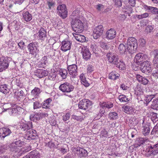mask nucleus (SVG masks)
I'll return each mask as SVG.
<instances>
[{"label": "nucleus", "mask_w": 158, "mask_h": 158, "mask_svg": "<svg viewBox=\"0 0 158 158\" xmlns=\"http://www.w3.org/2000/svg\"><path fill=\"white\" fill-rule=\"evenodd\" d=\"M106 56L108 58L109 61L115 65L116 67L120 70H124L125 69V64L123 61L119 60L118 56L112 55L109 53L107 54Z\"/></svg>", "instance_id": "nucleus-1"}, {"label": "nucleus", "mask_w": 158, "mask_h": 158, "mask_svg": "<svg viewBox=\"0 0 158 158\" xmlns=\"http://www.w3.org/2000/svg\"><path fill=\"white\" fill-rule=\"evenodd\" d=\"M137 40L134 37H130L127 41V49L128 50L135 51L137 48Z\"/></svg>", "instance_id": "nucleus-2"}, {"label": "nucleus", "mask_w": 158, "mask_h": 158, "mask_svg": "<svg viewBox=\"0 0 158 158\" xmlns=\"http://www.w3.org/2000/svg\"><path fill=\"white\" fill-rule=\"evenodd\" d=\"M38 44L36 42H32L27 46V48L29 53L32 55H36L39 53Z\"/></svg>", "instance_id": "nucleus-3"}, {"label": "nucleus", "mask_w": 158, "mask_h": 158, "mask_svg": "<svg viewBox=\"0 0 158 158\" xmlns=\"http://www.w3.org/2000/svg\"><path fill=\"white\" fill-rule=\"evenodd\" d=\"M74 88V87L73 85L68 82L61 84L59 87L60 90L65 93L72 92Z\"/></svg>", "instance_id": "nucleus-4"}, {"label": "nucleus", "mask_w": 158, "mask_h": 158, "mask_svg": "<svg viewBox=\"0 0 158 158\" xmlns=\"http://www.w3.org/2000/svg\"><path fill=\"white\" fill-rule=\"evenodd\" d=\"M57 12L59 15L63 19H65L67 16V9L64 4L58 5L57 8Z\"/></svg>", "instance_id": "nucleus-5"}, {"label": "nucleus", "mask_w": 158, "mask_h": 158, "mask_svg": "<svg viewBox=\"0 0 158 158\" xmlns=\"http://www.w3.org/2000/svg\"><path fill=\"white\" fill-rule=\"evenodd\" d=\"M8 58L2 56L0 59V72H2L7 69L9 64Z\"/></svg>", "instance_id": "nucleus-6"}, {"label": "nucleus", "mask_w": 158, "mask_h": 158, "mask_svg": "<svg viewBox=\"0 0 158 158\" xmlns=\"http://www.w3.org/2000/svg\"><path fill=\"white\" fill-rule=\"evenodd\" d=\"M104 28L102 25H100L96 27L93 30V36L94 39H97L102 35Z\"/></svg>", "instance_id": "nucleus-7"}, {"label": "nucleus", "mask_w": 158, "mask_h": 158, "mask_svg": "<svg viewBox=\"0 0 158 158\" xmlns=\"http://www.w3.org/2000/svg\"><path fill=\"white\" fill-rule=\"evenodd\" d=\"M75 155L78 157L81 158L86 156L87 155V152L86 150L83 148L79 147H76L73 148Z\"/></svg>", "instance_id": "nucleus-8"}, {"label": "nucleus", "mask_w": 158, "mask_h": 158, "mask_svg": "<svg viewBox=\"0 0 158 158\" xmlns=\"http://www.w3.org/2000/svg\"><path fill=\"white\" fill-rule=\"evenodd\" d=\"M92 105V102L88 99H84L80 101L78 103L79 108L86 110Z\"/></svg>", "instance_id": "nucleus-9"}, {"label": "nucleus", "mask_w": 158, "mask_h": 158, "mask_svg": "<svg viewBox=\"0 0 158 158\" xmlns=\"http://www.w3.org/2000/svg\"><path fill=\"white\" fill-rule=\"evenodd\" d=\"M147 58L148 56L147 55L139 52L135 56L134 61L138 65H140L143 63V61L147 59Z\"/></svg>", "instance_id": "nucleus-10"}, {"label": "nucleus", "mask_w": 158, "mask_h": 158, "mask_svg": "<svg viewBox=\"0 0 158 158\" xmlns=\"http://www.w3.org/2000/svg\"><path fill=\"white\" fill-rule=\"evenodd\" d=\"M150 62L149 61L146 60L141 64L142 66L141 68V71L145 74L151 72V68L150 65Z\"/></svg>", "instance_id": "nucleus-11"}, {"label": "nucleus", "mask_w": 158, "mask_h": 158, "mask_svg": "<svg viewBox=\"0 0 158 158\" xmlns=\"http://www.w3.org/2000/svg\"><path fill=\"white\" fill-rule=\"evenodd\" d=\"M68 70L69 74L73 78H74L77 75V67L75 64L68 65Z\"/></svg>", "instance_id": "nucleus-12"}, {"label": "nucleus", "mask_w": 158, "mask_h": 158, "mask_svg": "<svg viewBox=\"0 0 158 158\" xmlns=\"http://www.w3.org/2000/svg\"><path fill=\"white\" fill-rule=\"evenodd\" d=\"M158 146L156 145H150L148 146L146 149V152L149 156L155 155L158 153Z\"/></svg>", "instance_id": "nucleus-13"}, {"label": "nucleus", "mask_w": 158, "mask_h": 158, "mask_svg": "<svg viewBox=\"0 0 158 158\" xmlns=\"http://www.w3.org/2000/svg\"><path fill=\"white\" fill-rule=\"evenodd\" d=\"M81 53L85 60H88L90 59L91 54L89 49L86 47L83 46L82 47Z\"/></svg>", "instance_id": "nucleus-14"}, {"label": "nucleus", "mask_w": 158, "mask_h": 158, "mask_svg": "<svg viewBox=\"0 0 158 158\" xmlns=\"http://www.w3.org/2000/svg\"><path fill=\"white\" fill-rule=\"evenodd\" d=\"M12 133L10 130L8 128L3 127L0 128V137L2 139L10 135Z\"/></svg>", "instance_id": "nucleus-15"}, {"label": "nucleus", "mask_w": 158, "mask_h": 158, "mask_svg": "<svg viewBox=\"0 0 158 158\" xmlns=\"http://www.w3.org/2000/svg\"><path fill=\"white\" fill-rule=\"evenodd\" d=\"M71 43L67 40L63 41L61 44V50L64 52H66L70 49Z\"/></svg>", "instance_id": "nucleus-16"}, {"label": "nucleus", "mask_w": 158, "mask_h": 158, "mask_svg": "<svg viewBox=\"0 0 158 158\" xmlns=\"http://www.w3.org/2000/svg\"><path fill=\"white\" fill-rule=\"evenodd\" d=\"M106 38L108 40H112L116 36V31L113 28L108 30L106 33Z\"/></svg>", "instance_id": "nucleus-17"}, {"label": "nucleus", "mask_w": 158, "mask_h": 158, "mask_svg": "<svg viewBox=\"0 0 158 158\" xmlns=\"http://www.w3.org/2000/svg\"><path fill=\"white\" fill-rule=\"evenodd\" d=\"M35 131L30 130L27 132L25 136V138L28 140H31L36 139L37 135L35 133Z\"/></svg>", "instance_id": "nucleus-18"}, {"label": "nucleus", "mask_w": 158, "mask_h": 158, "mask_svg": "<svg viewBox=\"0 0 158 158\" xmlns=\"http://www.w3.org/2000/svg\"><path fill=\"white\" fill-rule=\"evenodd\" d=\"M135 77L138 81L143 85H147L149 82L147 77H143L139 74H136Z\"/></svg>", "instance_id": "nucleus-19"}, {"label": "nucleus", "mask_w": 158, "mask_h": 158, "mask_svg": "<svg viewBox=\"0 0 158 158\" xmlns=\"http://www.w3.org/2000/svg\"><path fill=\"white\" fill-rule=\"evenodd\" d=\"M32 127V124L31 122H28L27 123H22L20 125L21 129L24 131H27Z\"/></svg>", "instance_id": "nucleus-20"}, {"label": "nucleus", "mask_w": 158, "mask_h": 158, "mask_svg": "<svg viewBox=\"0 0 158 158\" xmlns=\"http://www.w3.org/2000/svg\"><path fill=\"white\" fill-rule=\"evenodd\" d=\"M52 102V98H49L44 100L42 103V106L43 108L48 109H50L51 106V103Z\"/></svg>", "instance_id": "nucleus-21"}, {"label": "nucleus", "mask_w": 158, "mask_h": 158, "mask_svg": "<svg viewBox=\"0 0 158 158\" xmlns=\"http://www.w3.org/2000/svg\"><path fill=\"white\" fill-rule=\"evenodd\" d=\"M38 33V37L40 40H43L46 38L47 32L44 28L41 27Z\"/></svg>", "instance_id": "nucleus-22"}, {"label": "nucleus", "mask_w": 158, "mask_h": 158, "mask_svg": "<svg viewBox=\"0 0 158 158\" xmlns=\"http://www.w3.org/2000/svg\"><path fill=\"white\" fill-rule=\"evenodd\" d=\"M23 19L26 22L30 21L32 19V15L28 11H24L23 13Z\"/></svg>", "instance_id": "nucleus-23"}, {"label": "nucleus", "mask_w": 158, "mask_h": 158, "mask_svg": "<svg viewBox=\"0 0 158 158\" xmlns=\"http://www.w3.org/2000/svg\"><path fill=\"white\" fill-rule=\"evenodd\" d=\"M79 26L77 25H75L73 26L72 29L74 31L77 33H81L83 30V24H81V23H80Z\"/></svg>", "instance_id": "nucleus-24"}, {"label": "nucleus", "mask_w": 158, "mask_h": 158, "mask_svg": "<svg viewBox=\"0 0 158 158\" xmlns=\"http://www.w3.org/2000/svg\"><path fill=\"white\" fill-rule=\"evenodd\" d=\"M48 72L44 70L38 69L35 75L39 78H42L48 75Z\"/></svg>", "instance_id": "nucleus-25"}, {"label": "nucleus", "mask_w": 158, "mask_h": 158, "mask_svg": "<svg viewBox=\"0 0 158 158\" xmlns=\"http://www.w3.org/2000/svg\"><path fill=\"white\" fill-rule=\"evenodd\" d=\"M73 35L77 40L81 42H84L86 40V37L83 35H80L75 33H73Z\"/></svg>", "instance_id": "nucleus-26"}, {"label": "nucleus", "mask_w": 158, "mask_h": 158, "mask_svg": "<svg viewBox=\"0 0 158 158\" xmlns=\"http://www.w3.org/2000/svg\"><path fill=\"white\" fill-rule=\"evenodd\" d=\"M8 86H9L6 84L0 85V91L4 94H7L10 91Z\"/></svg>", "instance_id": "nucleus-27"}, {"label": "nucleus", "mask_w": 158, "mask_h": 158, "mask_svg": "<svg viewBox=\"0 0 158 158\" xmlns=\"http://www.w3.org/2000/svg\"><path fill=\"white\" fill-rule=\"evenodd\" d=\"M119 76V74L115 71L111 72L108 75L109 78L113 80L118 79Z\"/></svg>", "instance_id": "nucleus-28"}, {"label": "nucleus", "mask_w": 158, "mask_h": 158, "mask_svg": "<svg viewBox=\"0 0 158 158\" xmlns=\"http://www.w3.org/2000/svg\"><path fill=\"white\" fill-rule=\"evenodd\" d=\"M143 134L145 136L147 135L150 132L149 126L147 124H143Z\"/></svg>", "instance_id": "nucleus-29"}, {"label": "nucleus", "mask_w": 158, "mask_h": 158, "mask_svg": "<svg viewBox=\"0 0 158 158\" xmlns=\"http://www.w3.org/2000/svg\"><path fill=\"white\" fill-rule=\"evenodd\" d=\"M113 104L109 102H104L100 104V107L102 109L107 108L109 109L113 106Z\"/></svg>", "instance_id": "nucleus-30"}, {"label": "nucleus", "mask_w": 158, "mask_h": 158, "mask_svg": "<svg viewBox=\"0 0 158 158\" xmlns=\"http://www.w3.org/2000/svg\"><path fill=\"white\" fill-rule=\"evenodd\" d=\"M31 157V158H40V155L39 152L35 150L28 154Z\"/></svg>", "instance_id": "nucleus-31"}, {"label": "nucleus", "mask_w": 158, "mask_h": 158, "mask_svg": "<svg viewBox=\"0 0 158 158\" xmlns=\"http://www.w3.org/2000/svg\"><path fill=\"white\" fill-rule=\"evenodd\" d=\"M15 97L19 100L23 99L24 97V92L23 90H21L19 92H16L15 93Z\"/></svg>", "instance_id": "nucleus-32"}, {"label": "nucleus", "mask_w": 158, "mask_h": 158, "mask_svg": "<svg viewBox=\"0 0 158 158\" xmlns=\"http://www.w3.org/2000/svg\"><path fill=\"white\" fill-rule=\"evenodd\" d=\"M40 88L35 87L34 89L32 90L31 94L33 97L36 98L38 96L40 93Z\"/></svg>", "instance_id": "nucleus-33"}, {"label": "nucleus", "mask_w": 158, "mask_h": 158, "mask_svg": "<svg viewBox=\"0 0 158 158\" xmlns=\"http://www.w3.org/2000/svg\"><path fill=\"white\" fill-rule=\"evenodd\" d=\"M127 48L123 44H120L118 47V50L119 52L122 54H125Z\"/></svg>", "instance_id": "nucleus-34"}, {"label": "nucleus", "mask_w": 158, "mask_h": 158, "mask_svg": "<svg viewBox=\"0 0 158 158\" xmlns=\"http://www.w3.org/2000/svg\"><path fill=\"white\" fill-rule=\"evenodd\" d=\"M118 98L121 102H128L130 100L129 98H127V96L124 94L119 95Z\"/></svg>", "instance_id": "nucleus-35"}, {"label": "nucleus", "mask_w": 158, "mask_h": 158, "mask_svg": "<svg viewBox=\"0 0 158 158\" xmlns=\"http://www.w3.org/2000/svg\"><path fill=\"white\" fill-rule=\"evenodd\" d=\"M152 109L155 110H158V100L156 99H154L152 102V103L151 106Z\"/></svg>", "instance_id": "nucleus-36"}, {"label": "nucleus", "mask_w": 158, "mask_h": 158, "mask_svg": "<svg viewBox=\"0 0 158 158\" xmlns=\"http://www.w3.org/2000/svg\"><path fill=\"white\" fill-rule=\"evenodd\" d=\"M71 20V24L72 27H73V26H74V25H77L79 26L80 23H81V24H83L82 22L77 18Z\"/></svg>", "instance_id": "nucleus-37"}, {"label": "nucleus", "mask_w": 158, "mask_h": 158, "mask_svg": "<svg viewBox=\"0 0 158 158\" xmlns=\"http://www.w3.org/2000/svg\"><path fill=\"white\" fill-rule=\"evenodd\" d=\"M12 143L10 144L9 145V148L10 150L13 152H19L20 150L19 148H18L16 145H15L14 147L12 146Z\"/></svg>", "instance_id": "nucleus-38"}, {"label": "nucleus", "mask_w": 158, "mask_h": 158, "mask_svg": "<svg viewBox=\"0 0 158 158\" xmlns=\"http://www.w3.org/2000/svg\"><path fill=\"white\" fill-rule=\"evenodd\" d=\"M59 74L63 79H65L66 78L68 72L66 70L63 69L60 71Z\"/></svg>", "instance_id": "nucleus-39"}, {"label": "nucleus", "mask_w": 158, "mask_h": 158, "mask_svg": "<svg viewBox=\"0 0 158 158\" xmlns=\"http://www.w3.org/2000/svg\"><path fill=\"white\" fill-rule=\"evenodd\" d=\"M109 115L110 119L114 120L117 119L118 118L117 114L115 112H110Z\"/></svg>", "instance_id": "nucleus-40"}, {"label": "nucleus", "mask_w": 158, "mask_h": 158, "mask_svg": "<svg viewBox=\"0 0 158 158\" xmlns=\"http://www.w3.org/2000/svg\"><path fill=\"white\" fill-rule=\"evenodd\" d=\"M79 12V10H74L70 17V19H73L77 18V17Z\"/></svg>", "instance_id": "nucleus-41"}, {"label": "nucleus", "mask_w": 158, "mask_h": 158, "mask_svg": "<svg viewBox=\"0 0 158 158\" xmlns=\"http://www.w3.org/2000/svg\"><path fill=\"white\" fill-rule=\"evenodd\" d=\"M155 94L147 95L146 97V99L145 101L147 104H148L152 99L155 96Z\"/></svg>", "instance_id": "nucleus-42"}, {"label": "nucleus", "mask_w": 158, "mask_h": 158, "mask_svg": "<svg viewBox=\"0 0 158 158\" xmlns=\"http://www.w3.org/2000/svg\"><path fill=\"white\" fill-rule=\"evenodd\" d=\"M17 112H18V111H17V110H16L15 106L14 107L9 109V113L10 115H17Z\"/></svg>", "instance_id": "nucleus-43"}, {"label": "nucleus", "mask_w": 158, "mask_h": 158, "mask_svg": "<svg viewBox=\"0 0 158 158\" xmlns=\"http://www.w3.org/2000/svg\"><path fill=\"white\" fill-rule=\"evenodd\" d=\"M90 50L94 53L95 54L98 53V50L97 47L96 45L93 44L91 45Z\"/></svg>", "instance_id": "nucleus-44"}, {"label": "nucleus", "mask_w": 158, "mask_h": 158, "mask_svg": "<svg viewBox=\"0 0 158 158\" xmlns=\"http://www.w3.org/2000/svg\"><path fill=\"white\" fill-rule=\"evenodd\" d=\"M56 77V74L55 72L51 73L48 76V78L51 80L53 81L55 80Z\"/></svg>", "instance_id": "nucleus-45"}, {"label": "nucleus", "mask_w": 158, "mask_h": 158, "mask_svg": "<svg viewBox=\"0 0 158 158\" xmlns=\"http://www.w3.org/2000/svg\"><path fill=\"white\" fill-rule=\"evenodd\" d=\"M23 144V143L20 140H18L15 141V143H12V146H16L18 147H21ZM14 147V146H13Z\"/></svg>", "instance_id": "nucleus-46"}, {"label": "nucleus", "mask_w": 158, "mask_h": 158, "mask_svg": "<svg viewBox=\"0 0 158 158\" xmlns=\"http://www.w3.org/2000/svg\"><path fill=\"white\" fill-rule=\"evenodd\" d=\"M42 107V103L36 101L33 103V108L34 109H39Z\"/></svg>", "instance_id": "nucleus-47"}, {"label": "nucleus", "mask_w": 158, "mask_h": 158, "mask_svg": "<svg viewBox=\"0 0 158 158\" xmlns=\"http://www.w3.org/2000/svg\"><path fill=\"white\" fill-rule=\"evenodd\" d=\"M3 108L6 110H9L12 107V104L11 103H7L4 104L3 105Z\"/></svg>", "instance_id": "nucleus-48"}, {"label": "nucleus", "mask_w": 158, "mask_h": 158, "mask_svg": "<svg viewBox=\"0 0 158 158\" xmlns=\"http://www.w3.org/2000/svg\"><path fill=\"white\" fill-rule=\"evenodd\" d=\"M71 114L70 113H67L65 115H64L62 116V119L63 121L66 122L69 120L70 118Z\"/></svg>", "instance_id": "nucleus-49"}, {"label": "nucleus", "mask_w": 158, "mask_h": 158, "mask_svg": "<svg viewBox=\"0 0 158 158\" xmlns=\"http://www.w3.org/2000/svg\"><path fill=\"white\" fill-rule=\"evenodd\" d=\"M72 118L77 121H81L83 119V117L79 116H77L74 115H72Z\"/></svg>", "instance_id": "nucleus-50"}, {"label": "nucleus", "mask_w": 158, "mask_h": 158, "mask_svg": "<svg viewBox=\"0 0 158 158\" xmlns=\"http://www.w3.org/2000/svg\"><path fill=\"white\" fill-rule=\"evenodd\" d=\"M123 108L124 109L125 112L127 113L130 112V111L132 110V108L131 106H123Z\"/></svg>", "instance_id": "nucleus-51"}, {"label": "nucleus", "mask_w": 158, "mask_h": 158, "mask_svg": "<svg viewBox=\"0 0 158 158\" xmlns=\"http://www.w3.org/2000/svg\"><path fill=\"white\" fill-rule=\"evenodd\" d=\"M149 15V14L148 13H145L141 15H137L136 17L139 19H141L144 18L148 17Z\"/></svg>", "instance_id": "nucleus-52"}, {"label": "nucleus", "mask_w": 158, "mask_h": 158, "mask_svg": "<svg viewBox=\"0 0 158 158\" xmlns=\"http://www.w3.org/2000/svg\"><path fill=\"white\" fill-rule=\"evenodd\" d=\"M115 5L118 7H120L122 5L121 0H113Z\"/></svg>", "instance_id": "nucleus-53"}, {"label": "nucleus", "mask_w": 158, "mask_h": 158, "mask_svg": "<svg viewBox=\"0 0 158 158\" xmlns=\"http://www.w3.org/2000/svg\"><path fill=\"white\" fill-rule=\"evenodd\" d=\"M126 10L125 11L126 14H128L129 16H130V14L132 13L133 12L132 8L131 7H128L126 9Z\"/></svg>", "instance_id": "nucleus-54"}, {"label": "nucleus", "mask_w": 158, "mask_h": 158, "mask_svg": "<svg viewBox=\"0 0 158 158\" xmlns=\"http://www.w3.org/2000/svg\"><path fill=\"white\" fill-rule=\"evenodd\" d=\"M101 47L104 49L107 50L109 48V47L107 44L103 42H102L100 43Z\"/></svg>", "instance_id": "nucleus-55"}, {"label": "nucleus", "mask_w": 158, "mask_h": 158, "mask_svg": "<svg viewBox=\"0 0 158 158\" xmlns=\"http://www.w3.org/2000/svg\"><path fill=\"white\" fill-rule=\"evenodd\" d=\"M153 76L156 79H158V68L156 69L152 73Z\"/></svg>", "instance_id": "nucleus-56"}, {"label": "nucleus", "mask_w": 158, "mask_h": 158, "mask_svg": "<svg viewBox=\"0 0 158 158\" xmlns=\"http://www.w3.org/2000/svg\"><path fill=\"white\" fill-rule=\"evenodd\" d=\"M47 57L46 56H44L42 58L41 60V63L46 65L48 63Z\"/></svg>", "instance_id": "nucleus-57"}, {"label": "nucleus", "mask_w": 158, "mask_h": 158, "mask_svg": "<svg viewBox=\"0 0 158 158\" xmlns=\"http://www.w3.org/2000/svg\"><path fill=\"white\" fill-rule=\"evenodd\" d=\"M40 114H40L38 113L34 115L33 117V120L34 121L35 120V119L36 120H40L41 118V116L40 115Z\"/></svg>", "instance_id": "nucleus-58"}, {"label": "nucleus", "mask_w": 158, "mask_h": 158, "mask_svg": "<svg viewBox=\"0 0 158 158\" xmlns=\"http://www.w3.org/2000/svg\"><path fill=\"white\" fill-rule=\"evenodd\" d=\"M153 62L154 66L158 68V57H154L153 60Z\"/></svg>", "instance_id": "nucleus-59"}, {"label": "nucleus", "mask_w": 158, "mask_h": 158, "mask_svg": "<svg viewBox=\"0 0 158 158\" xmlns=\"http://www.w3.org/2000/svg\"><path fill=\"white\" fill-rule=\"evenodd\" d=\"M52 1H49L48 0L47 1L48 7L47 9L49 10H50L51 7H52L54 5V3L53 2H51Z\"/></svg>", "instance_id": "nucleus-60"}, {"label": "nucleus", "mask_w": 158, "mask_h": 158, "mask_svg": "<svg viewBox=\"0 0 158 158\" xmlns=\"http://www.w3.org/2000/svg\"><path fill=\"white\" fill-rule=\"evenodd\" d=\"M140 45L142 47L144 46L146 44V41L144 39L141 38L139 40Z\"/></svg>", "instance_id": "nucleus-61"}, {"label": "nucleus", "mask_w": 158, "mask_h": 158, "mask_svg": "<svg viewBox=\"0 0 158 158\" xmlns=\"http://www.w3.org/2000/svg\"><path fill=\"white\" fill-rule=\"evenodd\" d=\"M15 84L20 87H22L23 85L19 79H16L15 80Z\"/></svg>", "instance_id": "nucleus-62"}, {"label": "nucleus", "mask_w": 158, "mask_h": 158, "mask_svg": "<svg viewBox=\"0 0 158 158\" xmlns=\"http://www.w3.org/2000/svg\"><path fill=\"white\" fill-rule=\"evenodd\" d=\"M158 131V126L156 125L154 126L153 127L152 130L151 131V134L152 135H154L155 134L156 132Z\"/></svg>", "instance_id": "nucleus-63"}, {"label": "nucleus", "mask_w": 158, "mask_h": 158, "mask_svg": "<svg viewBox=\"0 0 158 158\" xmlns=\"http://www.w3.org/2000/svg\"><path fill=\"white\" fill-rule=\"evenodd\" d=\"M7 148L6 145L1 146H0V154L2 153L5 151V150H6Z\"/></svg>", "instance_id": "nucleus-64"}]
</instances>
